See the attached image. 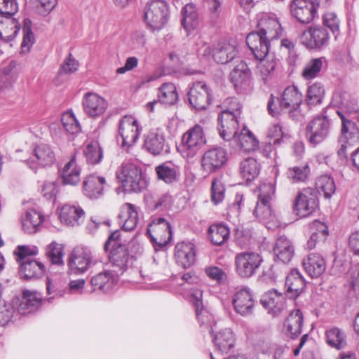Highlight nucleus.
Listing matches in <instances>:
<instances>
[{"instance_id":"de8ad7c7","label":"nucleus","mask_w":359,"mask_h":359,"mask_svg":"<svg viewBox=\"0 0 359 359\" xmlns=\"http://www.w3.org/2000/svg\"><path fill=\"white\" fill-rule=\"evenodd\" d=\"M325 338L327 344L336 349L339 350L346 346V335L344 330L337 327L327 328Z\"/></svg>"},{"instance_id":"c85d7f7f","label":"nucleus","mask_w":359,"mask_h":359,"mask_svg":"<svg viewBox=\"0 0 359 359\" xmlns=\"http://www.w3.org/2000/svg\"><path fill=\"white\" fill-rule=\"evenodd\" d=\"M216 348L215 353H210L211 359H219V355L227 353L233 346L235 337L233 332L229 328H224L217 332L213 338Z\"/></svg>"},{"instance_id":"c756f323","label":"nucleus","mask_w":359,"mask_h":359,"mask_svg":"<svg viewBox=\"0 0 359 359\" xmlns=\"http://www.w3.org/2000/svg\"><path fill=\"white\" fill-rule=\"evenodd\" d=\"M248 341L254 348L262 353H270L272 345L268 331L265 329L248 328L246 330Z\"/></svg>"},{"instance_id":"603ef678","label":"nucleus","mask_w":359,"mask_h":359,"mask_svg":"<svg viewBox=\"0 0 359 359\" xmlns=\"http://www.w3.org/2000/svg\"><path fill=\"white\" fill-rule=\"evenodd\" d=\"M16 79L15 62L12 61L4 66L0 72V90L11 87Z\"/></svg>"},{"instance_id":"bf43d9fd","label":"nucleus","mask_w":359,"mask_h":359,"mask_svg":"<svg viewBox=\"0 0 359 359\" xmlns=\"http://www.w3.org/2000/svg\"><path fill=\"white\" fill-rule=\"evenodd\" d=\"M310 168L308 165L294 166L287 171V177L292 183L304 182L309 177Z\"/></svg>"},{"instance_id":"69168bd1","label":"nucleus","mask_w":359,"mask_h":359,"mask_svg":"<svg viewBox=\"0 0 359 359\" xmlns=\"http://www.w3.org/2000/svg\"><path fill=\"white\" fill-rule=\"evenodd\" d=\"M318 225L320 226V230L318 232L312 233L309 240L308 241L309 247L322 245L324 244L327 238V236L328 235L327 226H325L323 224H320V222L317 223V226Z\"/></svg>"},{"instance_id":"c9c22d12","label":"nucleus","mask_w":359,"mask_h":359,"mask_svg":"<svg viewBox=\"0 0 359 359\" xmlns=\"http://www.w3.org/2000/svg\"><path fill=\"white\" fill-rule=\"evenodd\" d=\"M261 302L269 313L276 316L284 309L285 298L277 290H271L262 296Z\"/></svg>"},{"instance_id":"3c124183","label":"nucleus","mask_w":359,"mask_h":359,"mask_svg":"<svg viewBox=\"0 0 359 359\" xmlns=\"http://www.w3.org/2000/svg\"><path fill=\"white\" fill-rule=\"evenodd\" d=\"M240 172L246 181H252L259 172V165L256 159L248 158L241 163Z\"/></svg>"},{"instance_id":"7c9ffc66","label":"nucleus","mask_w":359,"mask_h":359,"mask_svg":"<svg viewBox=\"0 0 359 359\" xmlns=\"http://www.w3.org/2000/svg\"><path fill=\"white\" fill-rule=\"evenodd\" d=\"M59 217L61 222L65 225L77 226L83 222L85 212L79 204L67 203L61 208Z\"/></svg>"},{"instance_id":"4c0bfd02","label":"nucleus","mask_w":359,"mask_h":359,"mask_svg":"<svg viewBox=\"0 0 359 359\" xmlns=\"http://www.w3.org/2000/svg\"><path fill=\"white\" fill-rule=\"evenodd\" d=\"M42 296L36 291L25 290L19 302L18 311L26 315L36 311L41 305Z\"/></svg>"},{"instance_id":"f3484780","label":"nucleus","mask_w":359,"mask_h":359,"mask_svg":"<svg viewBox=\"0 0 359 359\" xmlns=\"http://www.w3.org/2000/svg\"><path fill=\"white\" fill-rule=\"evenodd\" d=\"M232 304L235 311L241 316L252 315L255 306L252 291L247 287L237 288L232 298Z\"/></svg>"},{"instance_id":"a211bd4d","label":"nucleus","mask_w":359,"mask_h":359,"mask_svg":"<svg viewBox=\"0 0 359 359\" xmlns=\"http://www.w3.org/2000/svg\"><path fill=\"white\" fill-rule=\"evenodd\" d=\"M93 262L88 248H75L69 257L68 266L72 273L81 275L86 273Z\"/></svg>"},{"instance_id":"cd10ccee","label":"nucleus","mask_w":359,"mask_h":359,"mask_svg":"<svg viewBox=\"0 0 359 359\" xmlns=\"http://www.w3.org/2000/svg\"><path fill=\"white\" fill-rule=\"evenodd\" d=\"M82 105L88 116L96 118L106 111L108 104L104 97L97 93L89 92L84 95Z\"/></svg>"},{"instance_id":"09e8293b","label":"nucleus","mask_w":359,"mask_h":359,"mask_svg":"<svg viewBox=\"0 0 359 359\" xmlns=\"http://www.w3.org/2000/svg\"><path fill=\"white\" fill-rule=\"evenodd\" d=\"M230 231L223 224H214L209 227L208 236L214 245H221L229 238Z\"/></svg>"},{"instance_id":"052dcab7","label":"nucleus","mask_w":359,"mask_h":359,"mask_svg":"<svg viewBox=\"0 0 359 359\" xmlns=\"http://www.w3.org/2000/svg\"><path fill=\"white\" fill-rule=\"evenodd\" d=\"M323 25L330 29L334 39H337L340 34V20L337 14L333 12H327L323 17Z\"/></svg>"},{"instance_id":"58836bf2","label":"nucleus","mask_w":359,"mask_h":359,"mask_svg":"<svg viewBox=\"0 0 359 359\" xmlns=\"http://www.w3.org/2000/svg\"><path fill=\"white\" fill-rule=\"evenodd\" d=\"M20 28V25L15 18L0 15V41L4 43L11 41Z\"/></svg>"},{"instance_id":"4be33fe9","label":"nucleus","mask_w":359,"mask_h":359,"mask_svg":"<svg viewBox=\"0 0 359 359\" xmlns=\"http://www.w3.org/2000/svg\"><path fill=\"white\" fill-rule=\"evenodd\" d=\"M229 79L238 93L251 90L252 81L251 72L248 65L241 61L231 72Z\"/></svg>"},{"instance_id":"37998d69","label":"nucleus","mask_w":359,"mask_h":359,"mask_svg":"<svg viewBox=\"0 0 359 359\" xmlns=\"http://www.w3.org/2000/svg\"><path fill=\"white\" fill-rule=\"evenodd\" d=\"M182 15V25L187 35H189L199 27L200 21L197 10L194 5L188 4L183 7Z\"/></svg>"},{"instance_id":"aec40b11","label":"nucleus","mask_w":359,"mask_h":359,"mask_svg":"<svg viewBox=\"0 0 359 359\" xmlns=\"http://www.w3.org/2000/svg\"><path fill=\"white\" fill-rule=\"evenodd\" d=\"M329 34L322 26H311L300 36V41L307 48L320 49L328 43Z\"/></svg>"},{"instance_id":"f8f14e48","label":"nucleus","mask_w":359,"mask_h":359,"mask_svg":"<svg viewBox=\"0 0 359 359\" xmlns=\"http://www.w3.org/2000/svg\"><path fill=\"white\" fill-rule=\"evenodd\" d=\"M262 262V257L259 252L246 251L238 253L235 257L236 271L241 278H250L256 273Z\"/></svg>"},{"instance_id":"0e129e2a","label":"nucleus","mask_w":359,"mask_h":359,"mask_svg":"<svg viewBox=\"0 0 359 359\" xmlns=\"http://www.w3.org/2000/svg\"><path fill=\"white\" fill-rule=\"evenodd\" d=\"M293 248H273V259L276 262L289 263L294 257Z\"/></svg>"},{"instance_id":"79ce46f5","label":"nucleus","mask_w":359,"mask_h":359,"mask_svg":"<svg viewBox=\"0 0 359 359\" xmlns=\"http://www.w3.org/2000/svg\"><path fill=\"white\" fill-rule=\"evenodd\" d=\"M119 219L124 231L133 230L138 221V214L135 205L128 203L123 204L121 207Z\"/></svg>"},{"instance_id":"6e6552de","label":"nucleus","mask_w":359,"mask_h":359,"mask_svg":"<svg viewBox=\"0 0 359 359\" xmlns=\"http://www.w3.org/2000/svg\"><path fill=\"white\" fill-rule=\"evenodd\" d=\"M259 30L248 34L246 42L250 46V37L257 38V42L270 48V42L281 35V26L278 20L267 15L263 16L258 23Z\"/></svg>"},{"instance_id":"ddd939ff","label":"nucleus","mask_w":359,"mask_h":359,"mask_svg":"<svg viewBox=\"0 0 359 359\" xmlns=\"http://www.w3.org/2000/svg\"><path fill=\"white\" fill-rule=\"evenodd\" d=\"M142 128L133 116H125L119 121L118 133L121 139V147L128 149L138 140Z\"/></svg>"},{"instance_id":"393cba45","label":"nucleus","mask_w":359,"mask_h":359,"mask_svg":"<svg viewBox=\"0 0 359 359\" xmlns=\"http://www.w3.org/2000/svg\"><path fill=\"white\" fill-rule=\"evenodd\" d=\"M227 153L221 147H215L204 152L201 167L204 171L212 173L222 168L227 162Z\"/></svg>"},{"instance_id":"a18cd8bd","label":"nucleus","mask_w":359,"mask_h":359,"mask_svg":"<svg viewBox=\"0 0 359 359\" xmlns=\"http://www.w3.org/2000/svg\"><path fill=\"white\" fill-rule=\"evenodd\" d=\"M236 47L229 43H219L212 51V57L215 62L226 64L233 60L237 55Z\"/></svg>"},{"instance_id":"338daca9","label":"nucleus","mask_w":359,"mask_h":359,"mask_svg":"<svg viewBox=\"0 0 359 359\" xmlns=\"http://www.w3.org/2000/svg\"><path fill=\"white\" fill-rule=\"evenodd\" d=\"M59 184L56 181H46L41 187V193L48 200L55 199L58 193Z\"/></svg>"},{"instance_id":"a878e982","label":"nucleus","mask_w":359,"mask_h":359,"mask_svg":"<svg viewBox=\"0 0 359 359\" xmlns=\"http://www.w3.org/2000/svg\"><path fill=\"white\" fill-rule=\"evenodd\" d=\"M318 5L311 0H294L290 4V12L301 23H309L317 13Z\"/></svg>"},{"instance_id":"39448f33","label":"nucleus","mask_w":359,"mask_h":359,"mask_svg":"<svg viewBox=\"0 0 359 359\" xmlns=\"http://www.w3.org/2000/svg\"><path fill=\"white\" fill-rule=\"evenodd\" d=\"M257 39L250 36L248 47L257 61L255 74L265 81L274 70L276 61L274 55L269 53V48L260 45Z\"/></svg>"},{"instance_id":"412c9836","label":"nucleus","mask_w":359,"mask_h":359,"mask_svg":"<svg viewBox=\"0 0 359 359\" xmlns=\"http://www.w3.org/2000/svg\"><path fill=\"white\" fill-rule=\"evenodd\" d=\"M85 284L84 279L74 280L69 282L68 288L65 289L61 287L60 282L48 278L46 280L47 294L49 296L48 300L51 301L56 298L62 297L66 294H81Z\"/></svg>"},{"instance_id":"4468645a","label":"nucleus","mask_w":359,"mask_h":359,"mask_svg":"<svg viewBox=\"0 0 359 359\" xmlns=\"http://www.w3.org/2000/svg\"><path fill=\"white\" fill-rule=\"evenodd\" d=\"M330 126L326 116H317L310 121L306 127V137L309 142L316 146L323 142L329 135Z\"/></svg>"},{"instance_id":"b1692460","label":"nucleus","mask_w":359,"mask_h":359,"mask_svg":"<svg viewBox=\"0 0 359 359\" xmlns=\"http://www.w3.org/2000/svg\"><path fill=\"white\" fill-rule=\"evenodd\" d=\"M55 160V154L50 144L41 143L34 148L30 159L27 164L32 170L44 168L52 165Z\"/></svg>"},{"instance_id":"f704fd0d","label":"nucleus","mask_w":359,"mask_h":359,"mask_svg":"<svg viewBox=\"0 0 359 359\" xmlns=\"http://www.w3.org/2000/svg\"><path fill=\"white\" fill-rule=\"evenodd\" d=\"M118 272L115 270L101 272L91 278V285L95 288L108 292L118 283Z\"/></svg>"},{"instance_id":"7ed1b4c3","label":"nucleus","mask_w":359,"mask_h":359,"mask_svg":"<svg viewBox=\"0 0 359 359\" xmlns=\"http://www.w3.org/2000/svg\"><path fill=\"white\" fill-rule=\"evenodd\" d=\"M116 177L125 191L128 192H141L146 189L148 185V182L143 175L141 168L130 162L122 163L116 171Z\"/></svg>"},{"instance_id":"5701e85b","label":"nucleus","mask_w":359,"mask_h":359,"mask_svg":"<svg viewBox=\"0 0 359 359\" xmlns=\"http://www.w3.org/2000/svg\"><path fill=\"white\" fill-rule=\"evenodd\" d=\"M240 117L230 112L221 111L218 116V131L219 136L225 141L231 142L241 131Z\"/></svg>"},{"instance_id":"a19ab883","label":"nucleus","mask_w":359,"mask_h":359,"mask_svg":"<svg viewBox=\"0 0 359 359\" xmlns=\"http://www.w3.org/2000/svg\"><path fill=\"white\" fill-rule=\"evenodd\" d=\"M305 281L297 269L291 270L285 280V287L287 295L290 298L297 297L304 290Z\"/></svg>"},{"instance_id":"9d476101","label":"nucleus","mask_w":359,"mask_h":359,"mask_svg":"<svg viewBox=\"0 0 359 359\" xmlns=\"http://www.w3.org/2000/svg\"><path fill=\"white\" fill-rule=\"evenodd\" d=\"M182 280L185 282L180 283V285L183 287V289L185 290L183 295L188 297L194 304L198 320L201 321L202 324H205L207 322L206 318L208 317V313L203 308L202 302L203 292L199 288L189 287L190 285L198 282V278L191 273H187L182 276Z\"/></svg>"},{"instance_id":"20e7f679","label":"nucleus","mask_w":359,"mask_h":359,"mask_svg":"<svg viewBox=\"0 0 359 359\" xmlns=\"http://www.w3.org/2000/svg\"><path fill=\"white\" fill-rule=\"evenodd\" d=\"M206 144V138L203 128L195 125L184 133L177 147L178 151L187 160L195 157Z\"/></svg>"},{"instance_id":"bb28decb","label":"nucleus","mask_w":359,"mask_h":359,"mask_svg":"<svg viewBox=\"0 0 359 359\" xmlns=\"http://www.w3.org/2000/svg\"><path fill=\"white\" fill-rule=\"evenodd\" d=\"M107 181L104 177L97 174L87 175L82 184V191L90 200H97L104 196Z\"/></svg>"},{"instance_id":"49530a36","label":"nucleus","mask_w":359,"mask_h":359,"mask_svg":"<svg viewBox=\"0 0 359 359\" xmlns=\"http://www.w3.org/2000/svg\"><path fill=\"white\" fill-rule=\"evenodd\" d=\"M43 216L34 209L28 210L22 217L23 230L28 233H36L43 222Z\"/></svg>"},{"instance_id":"6e6d98bb","label":"nucleus","mask_w":359,"mask_h":359,"mask_svg":"<svg viewBox=\"0 0 359 359\" xmlns=\"http://www.w3.org/2000/svg\"><path fill=\"white\" fill-rule=\"evenodd\" d=\"M325 95V88L320 82H315L307 89L306 101L310 106H315L322 102Z\"/></svg>"},{"instance_id":"c03bdc74","label":"nucleus","mask_w":359,"mask_h":359,"mask_svg":"<svg viewBox=\"0 0 359 359\" xmlns=\"http://www.w3.org/2000/svg\"><path fill=\"white\" fill-rule=\"evenodd\" d=\"M303 314L299 309L292 311L284 323L286 334L291 337L299 335L302 332Z\"/></svg>"},{"instance_id":"423d86ee","label":"nucleus","mask_w":359,"mask_h":359,"mask_svg":"<svg viewBox=\"0 0 359 359\" xmlns=\"http://www.w3.org/2000/svg\"><path fill=\"white\" fill-rule=\"evenodd\" d=\"M169 19V6L165 0H151L144 9V20L152 32L159 31Z\"/></svg>"},{"instance_id":"e2e57ef3","label":"nucleus","mask_w":359,"mask_h":359,"mask_svg":"<svg viewBox=\"0 0 359 359\" xmlns=\"http://www.w3.org/2000/svg\"><path fill=\"white\" fill-rule=\"evenodd\" d=\"M225 188L219 179H215L212 182L211 186V199L212 201L215 204H218L222 202L224 198Z\"/></svg>"},{"instance_id":"8fccbe9b","label":"nucleus","mask_w":359,"mask_h":359,"mask_svg":"<svg viewBox=\"0 0 359 359\" xmlns=\"http://www.w3.org/2000/svg\"><path fill=\"white\" fill-rule=\"evenodd\" d=\"M158 101L164 104L172 105L178 100V93L172 83H165L158 88Z\"/></svg>"},{"instance_id":"1a4fd4ad","label":"nucleus","mask_w":359,"mask_h":359,"mask_svg":"<svg viewBox=\"0 0 359 359\" xmlns=\"http://www.w3.org/2000/svg\"><path fill=\"white\" fill-rule=\"evenodd\" d=\"M337 114L341 121V135L339 137L340 147L338 155L344 156L346 149L353 147L359 142V130L356 124L351 118V113L343 109L338 110Z\"/></svg>"},{"instance_id":"e433bc0d","label":"nucleus","mask_w":359,"mask_h":359,"mask_svg":"<svg viewBox=\"0 0 359 359\" xmlns=\"http://www.w3.org/2000/svg\"><path fill=\"white\" fill-rule=\"evenodd\" d=\"M302 264L305 271L312 278L320 277L326 269L323 257L316 253H311L303 259Z\"/></svg>"},{"instance_id":"473e14b6","label":"nucleus","mask_w":359,"mask_h":359,"mask_svg":"<svg viewBox=\"0 0 359 359\" xmlns=\"http://www.w3.org/2000/svg\"><path fill=\"white\" fill-rule=\"evenodd\" d=\"M231 145L236 149L249 152L257 149L259 142L252 132L245 126H243L241 131L231 141Z\"/></svg>"},{"instance_id":"0eeeda50","label":"nucleus","mask_w":359,"mask_h":359,"mask_svg":"<svg viewBox=\"0 0 359 359\" xmlns=\"http://www.w3.org/2000/svg\"><path fill=\"white\" fill-rule=\"evenodd\" d=\"M302 102V95L297 87L290 86L283 90L280 99L271 95L267 107L269 114L274 116L278 114L280 110L287 109L290 111L297 109Z\"/></svg>"},{"instance_id":"f257e3e1","label":"nucleus","mask_w":359,"mask_h":359,"mask_svg":"<svg viewBox=\"0 0 359 359\" xmlns=\"http://www.w3.org/2000/svg\"><path fill=\"white\" fill-rule=\"evenodd\" d=\"M259 194L254 210V215L269 229H275L281 225L278 216L273 212L271 201L275 194V187L272 182L263 183L259 187Z\"/></svg>"},{"instance_id":"ea45409f","label":"nucleus","mask_w":359,"mask_h":359,"mask_svg":"<svg viewBox=\"0 0 359 359\" xmlns=\"http://www.w3.org/2000/svg\"><path fill=\"white\" fill-rule=\"evenodd\" d=\"M155 171L158 178L167 184L177 182L181 174L180 166L172 161H166L156 166Z\"/></svg>"},{"instance_id":"2f4dec72","label":"nucleus","mask_w":359,"mask_h":359,"mask_svg":"<svg viewBox=\"0 0 359 359\" xmlns=\"http://www.w3.org/2000/svg\"><path fill=\"white\" fill-rule=\"evenodd\" d=\"M144 149L154 156L167 152L168 149L165 145V140L163 133L158 130H151L144 138Z\"/></svg>"},{"instance_id":"f03ea898","label":"nucleus","mask_w":359,"mask_h":359,"mask_svg":"<svg viewBox=\"0 0 359 359\" xmlns=\"http://www.w3.org/2000/svg\"><path fill=\"white\" fill-rule=\"evenodd\" d=\"M38 253L36 248H17L13 255L20 264V276L27 280L38 279L43 276L46 268L44 265L32 257Z\"/></svg>"},{"instance_id":"864d4df0","label":"nucleus","mask_w":359,"mask_h":359,"mask_svg":"<svg viewBox=\"0 0 359 359\" xmlns=\"http://www.w3.org/2000/svg\"><path fill=\"white\" fill-rule=\"evenodd\" d=\"M194 248H175V259L176 263L182 268L191 266L195 262Z\"/></svg>"},{"instance_id":"2eb2a0df","label":"nucleus","mask_w":359,"mask_h":359,"mask_svg":"<svg viewBox=\"0 0 359 359\" xmlns=\"http://www.w3.org/2000/svg\"><path fill=\"white\" fill-rule=\"evenodd\" d=\"M316 207V192L312 188H306L299 191L292 204L293 212L301 217L310 215Z\"/></svg>"},{"instance_id":"9b49d317","label":"nucleus","mask_w":359,"mask_h":359,"mask_svg":"<svg viewBox=\"0 0 359 359\" xmlns=\"http://www.w3.org/2000/svg\"><path fill=\"white\" fill-rule=\"evenodd\" d=\"M112 266L119 275L128 268L133 267L140 254L137 248H104Z\"/></svg>"},{"instance_id":"72a5a7b5","label":"nucleus","mask_w":359,"mask_h":359,"mask_svg":"<svg viewBox=\"0 0 359 359\" xmlns=\"http://www.w3.org/2000/svg\"><path fill=\"white\" fill-rule=\"evenodd\" d=\"M81 169L78 165L75 155L65 163L60 172L62 183L64 185L76 186L81 181Z\"/></svg>"},{"instance_id":"6ab92c4d","label":"nucleus","mask_w":359,"mask_h":359,"mask_svg":"<svg viewBox=\"0 0 359 359\" xmlns=\"http://www.w3.org/2000/svg\"><path fill=\"white\" fill-rule=\"evenodd\" d=\"M188 97L192 107L196 110H203L211 103L212 90L205 83L197 81L190 88Z\"/></svg>"},{"instance_id":"774afa93","label":"nucleus","mask_w":359,"mask_h":359,"mask_svg":"<svg viewBox=\"0 0 359 359\" xmlns=\"http://www.w3.org/2000/svg\"><path fill=\"white\" fill-rule=\"evenodd\" d=\"M18 11L16 0H0V15L12 17Z\"/></svg>"},{"instance_id":"680f3d73","label":"nucleus","mask_w":359,"mask_h":359,"mask_svg":"<svg viewBox=\"0 0 359 359\" xmlns=\"http://www.w3.org/2000/svg\"><path fill=\"white\" fill-rule=\"evenodd\" d=\"M61 121L65 130L71 134L77 133L81 130L80 125L72 111L64 113Z\"/></svg>"},{"instance_id":"4d7b16f0","label":"nucleus","mask_w":359,"mask_h":359,"mask_svg":"<svg viewBox=\"0 0 359 359\" xmlns=\"http://www.w3.org/2000/svg\"><path fill=\"white\" fill-rule=\"evenodd\" d=\"M316 188L320 194L329 198L334 193L336 187L333 179L328 175L319 177L316 182Z\"/></svg>"},{"instance_id":"13d9d810","label":"nucleus","mask_w":359,"mask_h":359,"mask_svg":"<svg viewBox=\"0 0 359 359\" xmlns=\"http://www.w3.org/2000/svg\"><path fill=\"white\" fill-rule=\"evenodd\" d=\"M84 155L86 161L90 164L99 163L102 157V150L97 141H93L86 145L84 149Z\"/></svg>"},{"instance_id":"5fc2aeb1","label":"nucleus","mask_w":359,"mask_h":359,"mask_svg":"<svg viewBox=\"0 0 359 359\" xmlns=\"http://www.w3.org/2000/svg\"><path fill=\"white\" fill-rule=\"evenodd\" d=\"M325 62V57L313 58L304 66L302 75L306 80H311L316 78L320 72L323 65Z\"/></svg>"},{"instance_id":"dca6fc26","label":"nucleus","mask_w":359,"mask_h":359,"mask_svg":"<svg viewBox=\"0 0 359 359\" xmlns=\"http://www.w3.org/2000/svg\"><path fill=\"white\" fill-rule=\"evenodd\" d=\"M147 234L153 244L165 247L172 239L170 224L163 217L154 219L147 229Z\"/></svg>"}]
</instances>
